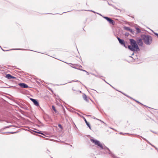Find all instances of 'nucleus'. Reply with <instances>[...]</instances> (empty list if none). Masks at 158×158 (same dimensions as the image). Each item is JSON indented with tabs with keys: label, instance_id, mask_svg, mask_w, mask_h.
Here are the masks:
<instances>
[{
	"label": "nucleus",
	"instance_id": "1",
	"mask_svg": "<svg viewBox=\"0 0 158 158\" xmlns=\"http://www.w3.org/2000/svg\"><path fill=\"white\" fill-rule=\"evenodd\" d=\"M130 41L131 45H128V48L132 51H138L140 49L136 41L133 39L130 40Z\"/></svg>",
	"mask_w": 158,
	"mask_h": 158
},
{
	"label": "nucleus",
	"instance_id": "2",
	"mask_svg": "<svg viewBox=\"0 0 158 158\" xmlns=\"http://www.w3.org/2000/svg\"><path fill=\"white\" fill-rule=\"evenodd\" d=\"M141 37L146 45H150L152 44V36L150 35L143 34L141 35Z\"/></svg>",
	"mask_w": 158,
	"mask_h": 158
},
{
	"label": "nucleus",
	"instance_id": "3",
	"mask_svg": "<svg viewBox=\"0 0 158 158\" xmlns=\"http://www.w3.org/2000/svg\"><path fill=\"white\" fill-rule=\"evenodd\" d=\"M90 140L93 143H94L95 145L98 146L101 149H107L109 151L108 153L109 154L111 155L112 154V152L110 151L109 149L105 146H104V148L102 144L100 143V142L99 141L92 139H90Z\"/></svg>",
	"mask_w": 158,
	"mask_h": 158
},
{
	"label": "nucleus",
	"instance_id": "4",
	"mask_svg": "<svg viewBox=\"0 0 158 158\" xmlns=\"http://www.w3.org/2000/svg\"><path fill=\"white\" fill-rule=\"evenodd\" d=\"M124 29L126 30L129 31L131 33L133 34H134L135 33V31L131 29L130 27H127L125 26L124 27Z\"/></svg>",
	"mask_w": 158,
	"mask_h": 158
},
{
	"label": "nucleus",
	"instance_id": "5",
	"mask_svg": "<svg viewBox=\"0 0 158 158\" xmlns=\"http://www.w3.org/2000/svg\"><path fill=\"white\" fill-rule=\"evenodd\" d=\"M142 39L139 38L136 41L138 45L140 46H142L143 45V43L142 41Z\"/></svg>",
	"mask_w": 158,
	"mask_h": 158
},
{
	"label": "nucleus",
	"instance_id": "6",
	"mask_svg": "<svg viewBox=\"0 0 158 158\" xmlns=\"http://www.w3.org/2000/svg\"><path fill=\"white\" fill-rule=\"evenodd\" d=\"M30 100L33 102L34 104L36 106H39V103L37 100L33 98H31Z\"/></svg>",
	"mask_w": 158,
	"mask_h": 158
},
{
	"label": "nucleus",
	"instance_id": "7",
	"mask_svg": "<svg viewBox=\"0 0 158 158\" xmlns=\"http://www.w3.org/2000/svg\"><path fill=\"white\" fill-rule=\"evenodd\" d=\"M1 48L3 51H11V50H27V49H25L15 48V49H11L5 50L2 49L1 47Z\"/></svg>",
	"mask_w": 158,
	"mask_h": 158
},
{
	"label": "nucleus",
	"instance_id": "8",
	"mask_svg": "<svg viewBox=\"0 0 158 158\" xmlns=\"http://www.w3.org/2000/svg\"><path fill=\"white\" fill-rule=\"evenodd\" d=\"M19 85L22 88H27L28 87V85L24 83H20L19 84Z\"/></svg>",
	"mask_w": 158,
	"mask_h": 158
},
{
	"label": "nucleus",
	"instance_id": "9",
	"mask_svg": "<svg viewBox=\"0 0 158 158\" xmlns=\"http://www.w3.org/2000/svg\"><path fill=\"white\" fill-rule=\"evenodd\" d=\"M117 38L119 41V43L122 45L124 44V40L120 39L118 37V36L117 37Z\"/></svg>",
	"mask_w": 158,
	"mask_h": 158
},
{
	"label": "nucleus",
	"instance_id": "10",
	"mask_svg": "<svg viewBox=\"0 0 158 158\" xmlns=\"http://www.w3.org/2000/svg\"><path fill=\"white\" fill-rule=\"evenodd\" d=\"M83 119H84V121L86 124L88 126V127L89 128L91 129V127L90 126V124H89V123H88L87 122V120H86V119L85 118L83 117Z\"/></svg>",
	"mask_w": 158,
	"mask_h": 158
},
{
	"label": "nucleus",
	"instance_id": "11",
	"mask_svg": "<svg viewBox=\"0 0 158 158\" xmlns=\"http://www.w3.org/2000/svg\"><path fill=\"white\" fill-rule=\"evenodd\" d=\"M83 99L86 102H88L89 101V99L87 98V97L86 95L85 94H84L83 95Z\"/></svg>",
	"mask_w": 158,
	"mask_h": 158
},
{
	"label": "nucleus",
	"instance_id": "12",
	"mask_svg": "<svg viewBox=\"0 0 158 158\" xmlns=\"http://www.w3.org/2000/svg\"><path fill=\"white\" fill-rule=\"evenodd\" d=\"M135 28L136 29V34H138V33L140 32L141 31L139 28H138L137 27H135Z\"/></svg>",
	"mask_w": 158,
	"mask_h": 158
},
{
	"label": "nucleus",
	"instance_id": "13",
	"mask_svg": "<svg viewBox=\"0 0 158 158\" xmlns=\"http://www.w3.org/2000/svg\"><path fill=\"white\" fill-rule=\"evenodd\" d=\"M11 77H12V75H11L10 74H6V77L8 79H11Z\"/></svg>",
	"mask_w": 158,
	"mask_h": 158
},
{
	"label": "nucleus",
	"instance_id": "14",
	"mask_svg": "<svg viewBox=\"0 0 158 158\" xmlns=\"http://www.w3.org/2000/svg\"><path fill=\"white\" fill-rule=\"evenodd\" d=\"M124 94V95H125V96H127V97H128L129 98H131V99H132L133 100H135L136 102L138 103H139V102L138 101L136 100H135L133 98H132L130 97V96H127V95H126V94Z\"/></svg>",
	"mask_w": 158,
	"mask_h": 158
},
{
	"label": "nucleus",
	"instance_id": "15",
	"mask_svg": "<svg viewBox=\"0 0 158 158\" xmlns=\"http://www.w3.org/2000/svg\"><path fill=\"white\" fill-rule=\"evenodd\" d=\"M103 18L105 19H106L108 22H109V21L111 19L110 18L107 17H105V16H102Z\"/></svg>",
	"mask_w": 158,
	"mask_h": 158
},
{
	"label": "nucleus",
	"instance_id": "16",
	"mask_svg": "<svg viewBox=\"0 0 158 158\" xmlns=\"http://www.w3.org/2000/svg\"><path fill=\"white\" fill-rule=\"evenodd\" d=\"M109 23H110L111 24L113 25H114L115 23H114V21L113 20H112V19H111L110 20L109 22Z\"/></svg>",
	"mask_w": 158,
	"mask_h": 158
},
{
	"label": "nucleus",
	"instance_id": "17",
	"mask_svg": "<svg viewBox=\"0 0 158 158\" xmlns=\"http://www.w3.org/2000/svg\"><path fill=\"white\" fill-rule=\"evenodd\" d=\"M52 109L53 110L55 111V112L56 113V110L55 107L54 106H52Z\"/></svg>",
	"mask_w": 158,
	"mask_h": 158
},
{
	"label": "nucleus",
	"instance_id": "18",
	"mask_svg": "<svg viewBox=\"0 0 158 158\" xmlns=\"http://www.w3.org/2000/svg\"><path fill=\"white\" fill-rule=\"evenodd\" d=\"M58 126L59 127H60V128L61 129H62L63 128V127H62V126H61V125L60 124H59L58 125Z\"/></svg>",
	"mask_w": 158,
	"mask_h": 158
},
{
	"label": "nucleus",
	"instance_id": "19",
	"mask_svg": "<svg viewBox=\"0 0 158 158\" xmlns=\"http://www.w3.org/2000/svg\"><path fill=\"white\" fill-rule=\"evenodd\" d=\"M34 132H36V133H39V134H42L43 135H44V134L43 133H41V132H38L36 131H34Z\"/></svg>",
	"mask_w": 158,
	"mask_h": 158
},
{
	"label": "nucleus",
	"instance_id": "20",
	"mask_svg": "<svg viewBox=\"0 0 158 158\" xmlns=\"http://www.w3.org/2000/svg\"><path fill=\"white\" fill-rule=\"evenodd\" d=\"M77 66H78L77 65V66H73L72 67L73 68H75L76 69H78L77 68Z\"/></svg>",
	"mask_w": 158,
	"mask_h": 158
},
{
	"label": "nucleus",
	"instance_id": "21",
	"mask_svg": "<svg viewBox=\"0 0 158 158\" xmlns=\"http://www.w3.org/2000/svg\"><path fill=\"white\" fill-rule=\"evenodd\" d=\"M129 35V33L128 32H126L125 34V35L126 36H128Z\"/></svg>",
	"mask_w": 158,
	"mask_h": 158
},
{
	"label": "nucleus",
	"instance_id": "22",
	"mask_svg": "<svg viewBox=\"0 0 158 158\" xmlns=\"http://www.w3.org/2000/svg\"><path fill=\"white\" fill-rule=\"evenodd\" d=\"M154 34L156 35L157 37L158 38V33H154Z\"/></svg>",
	"mask_w": 158,
	"mask_h": 158
},
{
	"label": "nucleus",
	"instance_id": "23",
	"mask_svg": "<svg viewBox=\"0 0 158 158\" xmlns=\"http://www.w3.org/2000/svg\"><path fill=\"white\" fill-rule=\"evenodd\" d=\"M142 138L143 139H144V140L146 141H147L148 143H149V142L146 139H145V138H143V137H142Z\"/></svg>",
	"mask_w": 158,
	"mask_h": 158
},
{
	"label": "nucleus",
	"instance_id": "24",
	"mask_svg": "<svg viewBox=\"0 0 158 158\" xmlns=\"http://www.w3.org/2000/svg\"><path fill=\"white\" fill-rule=\"evenodd\" d=\"M16 79V78L12 76V77H11V79Z\"/></svg>",
	"mask_w": 158,
	"mask_h": 158
},
{
	"label": "nucleus",
	"instance_id": "25",
	"mask_svg": "<svg viewBox=\"0 0 158 158\" xmlns=\"http://www.w3.org/2000/svg\"><path fill=\"white\" fill-rule=\"evenodd\" d=\"M123 45L124 47H125L126 48H127V46H126V45H125V43H124V44H123L122 45Z\"/></svg>",
	"mask_w": 158,
	"mask_h": 158
},
{
	"label": "nucleus",
	"instance_id": "26",
	"mask_svg": "<svg viewBox=\"0 0 158 158\" xmlns=\"http://www.w3.org/2000/svg\"><path fill=\"white\" fill-rule=\"evenodd\" d=\"M93 118H94V119H97V120H99V121H101V120H99V119H97V118H96L95 117H94Z\"/></svg>",
	"mask_w": 158,
	"mask_h": 158
},
{
	"label": "nucleus",
	"instance_id": "27",
	"mask_svg": "<svg viewBox=\"0 0 158 158\" xmlns=\"http://www.w3.org/2000/svg\"><path fill=\"white\" fill-rule=\"evenodd\" d=\"M97 13L99 15H100L102 16V15L101 14H99V13Z\"/></svg>",
	"mask_w": 158,
	"mask_h": 158
},
{
	"label": "nucleus",
	"instance_id": "28",
	"mask_svg": "<svg viewBox=\"0 0 158 158\" xmlns=\"http://www.w3.org/2000/svg\"><path fill=\"white\" fill-rule=\"evenodd\" d=\"M139 104H140V105H143L141 103H140V102H139Z\"/></svg>",
	"mask_w": 158,
	"mask_h": 158
},
{
	"label": "nucleus",
	"instance_id": "29",
	"mask_svg": "<svg viewBox=\"0 0 158 158\" xmlns=\"http://www.w3.org/2000/svg\"><path fill=\"white\" fill-rule=\"evenodd\" d=\"M139 104H140V105H143L141 103H140V102H139Z\"/></svg>",
	"mask_w": 158,
	"mask_h": 158
},
{
	"label": "nucleus",
	"instance_id": "30",
	"mask_svg": "<svg viewBox=\"0 0 158 158\" xmlns=\"http://www.w3.org/2000/svg\"><path fill=\"white\" fill-rule=\"evenodd\" d=\"M139 104H140V105H143L141 103H140V102H139Z\"/></svg>",
	"mask_w": 158,
	"mask_h": 158
},
{
	"label": "nucleus",
	"instance_id": "31",
	"mask_svg": "<svg viewBox=\"0 0 158 158\" xmlns=\"http://www.w3.org/2000/svg\"><path fill=\"white\" fill-rule=\"evenodd\" d=\"M82 71H84L85 72H87V71L86 70H83V69H82Z\"/></svg>",
	"mask_w": 158,
	"mask_h": 158
},
{
	"label": "nucleus",
	"instance_id": "32",
	"mask_svg": "<svg viewBox=\"0 0 158 158\" xmlns=\"http://www.w3.org/2000/svg\"><path fill=\"white\" fill-rule=\"evenodd\" d=\"M86 72L87 73L88 75H89V73H88L87 71V72Z\"/></svg>",
	"mask_w": 158,
	"mask_h": 158
},
{
	"label": "nucleus",
	"instance_id": "33",
	"mask_svg": "<svg viewBox=\"0 0 158 158\" xmlns=\"http://www.w3.org/2000/svg\"><path fill=\"white\" fill-rule=\"evenodd\" d=\"M8 133H14L13 132H8Z\"/></svg>",
	"mask_w": 158,
	"mask_h": 158
},
{
	"label": "nucleus",
	"instance_id": "34",
	"mask_svg": "<svg viewBox=\"0 0 158 158\" xmlns=\"http://www.w3.org/2000/svg\"><path fill=\"white\" fill-rule=\"evenodd\" d=\"M79 69V70H81V71H82V69Z\"/></svg>",
	"mask_w": 158,
	"mask_h": 158
},
{
	"label": "nucleus",
	"instance_id": "35",
	"mask_svg": "<svg viewBox=\"0 0 158 158\" xmlns=\"http://www.w3.org/2000/svg\"><path fill=\"white\" fill-rule=\"evenodd\" d=\"M91 11H92V12H93L94 13H95L94 11H93V10H90Z\"/></svg>",
	"mask_w": 158,
	"mask_h": 158
},
{
	"label": "nucleus",
	"instance_id": "36",
	"mask_svg": "<svg viewBox=\"0 0 158 158\" xmlns=\"http://www.w3.org/2000/svg\"><path fill=\"white\" fill-rule=\"evenodd\" d=\"M67 83H65V84H67ZM64 85V84H62V85Z\"/></svg>",
	"mask_w": 158,
	"mask_h": 158
},
{
	"label": "nucleus",
	"instance_id": "37",
	"mask_svg": "<svg viewBox=\"0 0 158 158\" xmlns=\"http://www.w3.org/2000/svg\"><path fill=\"white\" fill-rule=\"evenodd\" d=\"M149 143L151 145H152L150 143H149V142L148 143Z\"/></svg>",
	"mask_w": 158,
	"mask_h": 158
},
{
	"label": "nucleus",
	"instance_id": "38",
	"mask_svg": "<svg viewBox=\"0 0 158 158\" xmlns=\"http://www.w3.org/2000/svg\"><path fill=\"white\" fill-rule=\"evenodd\" d=\"M120 134H123V135H124V134L123 133H120Z\"/></svg>",
	"mask_w": 158,
	"mask_h": 158
},
{
	"label": "nucleus",
	"instance_id": "39",
	"mask_svg": "<svg viewBox=\"0 0 158 158\" xmlns=\"http://www.w3.org/2000/svg\"><path fill=\"white\" fill-rule=\"evenodd\" d=\"M79 67H82V66H81V65H80L79 66Z\"/></svg>",
	"mask_w": 158,
	"mask_h": 158
},
{
	"label": "nucleus",
	"instance_id": "40",
	"mask_svg": "<svg viewBox=\"0 0 158 158\" xmlns=\"http://www.w3.org/2000/svg\"><path fill=\"white\" fill-rule=\"evenodd\" d=\"M134 53H133L131 55H134Z\"/></svg>",
	"mask_w": 158,
	"mask_h": 158
},
{
	"label": "nucleus",
	"instance_id": "41",
	"mask_svg": "<svg viewBox=\"0 0 158 158\" xmlns=\"http://www.w3.org/2000/svg\"><path fill=\"white\" fill-rule=\"evenodd\" d=\"M144 106H145V107H148L147 106H145V105H144Z\"/></svg>",
	"mask_w": 158,
	"mask_h": 158
},
{
	"label": "nucleus",
	"instance_id": "42",
	"mask_svg": "<svg viewBox=\"0 0 158 158\" xmlns=\"http://www.w3.org/2000/svg\"><path fill=\"white\" fill-rule=\"evenodd\" d=\"M152 146L153 147H155V146H153V145H152Z\"/></svg>",
	"mask_w": 158,
	"mask_h": 158
},
{
	"label": "nucleus",
	"instance_id": "43",
	"mask_svg": "<svg viewBox=\"0 0 158 158\" xmlns=\"http://www.w3.org/2000/svg\"><path fill=\"white\" fill-rule=\"evenodd\" d=\"M152 146L153 147H155V146H153V145H152Z\"/></svg>",
	"mask_w": 158,
	"mask_h": 158
},
{
	"label": "nucleus",
	"instance_id": "44",
	"mask_svg": "<svg viewBox=\"0 0 158 158\" xmlns=\"http://www.w3.org/2000/svg\"><path fill=\"white\" fill-rule=\"evenodd\" d=\"M72 89L73 90H74V89H73V88Z\"/></svg>",
	"mask_w": 158,
	"mask_h": 158
},
{
	"label": "nucleus",
	"instance_id": "45",
	"mask_svg": "<svg viewBox=\"0 0 158 158\" xmlns=\"http://www.w3.org/2000/svg\"><path fill=\"white\" fill-rule=\"evenodd\" d=\"M130 57H131V58H132V56H130Z\"/></svg>",
	"mask_w": 158,
	"mask_h": 158
},
{
	"label": "nucleus",
	"instance_id": "46",
	"mask_svg": "<svg viewBox=\"0 0 158 158\" xmlns=\"http://www.w3.org/2000/svg\"><path fill=\"white\" fill-rule=\"evenodd\" d=\"M69 64H71L70 63H69Z\"/></svg>",
	"mask_w": 158,
	"mask_h": 158
},
{
	"label": "nucleus",
	"instance_id": "47",
	"mask_svg": "<svg viewBox=\"0 0 158 158\" xmlns=\"http://www.w3.org/2000/svg\"><path fill=\"white\" fill-rule=\"evenodd\" d=\"M105 81V82H106L107 83L106 81Z\"/></svg>",
	"mask_w": 158,
	"mask_h": 158
},
{
	"label": "nucleus",
	"instance_id": "48",
	"mask_svg": "<svg viewBox=\"0 0 158 158\" xmlns=\"http://www.w3.org/2000/svg\"><path fill=\"white\" fill-rule=\"evenodd\" d=\"M109 85H110V86H111L112 87V86L111 85H110V84H109Z\"/></svg>",
	"mask_w": 158,
	"mask_h": 158
},
{
	"label": "nucleus",
	"instance_id": "49",
	"mask_svg": "<svg viewBox=\"0 0 158 158\" xmlns=\"http://www.w3.org/2000/svg\"><path fill=\"white\" fill-rule=\"evenodd\" d=\"M73 81H71V82H72Z\"/></svg>",
	"mask_w": 158,
	"mask_h": 158
}]
</instances>
